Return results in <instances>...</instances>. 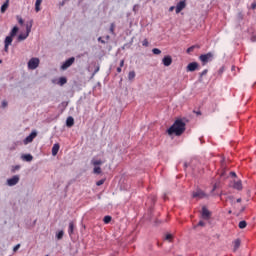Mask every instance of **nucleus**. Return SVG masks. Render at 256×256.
Returning <instances> with one entry per match:
<instances>
[{"label":"nucleus","mask_w":256,"mask_h":256,"mask_svg":"<svg viewBox=\"0 0 256 256\" xmlns=\"http://www.w3.org/2000/svg\"><path fill=\"white\" fill-rule=\"evenodd\" d=\"M168 135H183L185 133V122L182 119H177L173 125L167 130Z\"/></svg>","instance_id":"f257e3e1"},{"label":"nucleus","mask_w":256,"mask_h":256,"mask_svg":"<svg viewBox=\"0 0 256 256\" xmlns=\"http://www.w3.org/2000/svg\"><path fill=\"white\" fill-rule=\"evenodd\" d=\"M199 59L202 62V65H207V63H210V61H213V53L208 52L207 54H202L199 56Z\"/></svg>","instance_id":"f03ea898"},{"label":"nucleus","mask_w":256,"mask_h":256,"mask_svg":"<svg viewBox=\"0 0 256 256\" xmlns=\"http://www.w3.org/2000/svg\"><path fill=\"white\" fill-rule=\"evenodd\" d=\"M40 60L39 58H31L28 61V69H31L32 71L37 69L39 67Z\"/></svg>","instance_id":"7ed1b4c3"},{"label":"nucleus","mask_w":256,"mask_h":256,"mask_svg":"<svg viewBox=\"0 0 256 256\" xmlns=\"http://www.w3.org/2000/svg\"><path fill=\"white\" fill-rule=\"evenodd\" d=\"M73 63H75V57H70L69 59H67V60L61 65L62 71H65V70L69 69V67H71V65H73Z\"/></svg>","instance_id":"20e7f679"},{"label":"nucleus","mask_w":256,"mask_h":256,"mask_svg":"<svg viewBox=\"0 0 256 256\" xmlns=\"http://www.w3.org/2000/svg\"><path fill=\"white\" fill-rule=\"evenodd\" d=\"M192 197L193 199H205V197H207V194H205L203 190L198 189L192 193Z\"/></svg>","instance_id":"39448f33"},{"label":"nucleus","mask_w":256,"mask_h":256,"mask_svg":"<svg viewBox=\"0 0 256 256\" xmlns=\"http://www.w3.org/2000/svg\"><path fill=\"white\" fill-rule=\"evenodd\" d=\"M19 175H14L12 178L7 180V185L9 187H14V185H17V183H19Z\"/></svg>","instance_id":"423d86ee"},{"label":"nucleus","mask_w":256,"mask_h":256,"mask_svg":"<svg viewBox=\"0 0 256 256\" xmlns=\"http://www.w3.org/2000/svg\"><path fill=\"white\" fill-rule=\"evenodd\" d=\"M201 215H202V219H205L206 221H209V219H211V212L205 206L202 207Z\"/></svg>","instance_id":"0eeeda50"},{"label":"nucleus","mask_w":256,"mask_h":256,"mask_svg":"<svg viewBox=\"0 0 256 256\" xmlns=\"http://www.w3.org/2000/svg\"><path fill=\"white\" fill-rule=\"evenodd\" d=\"M35 137H37V132H31L30 135L24 139V145H28V143H33V139H35Z\"/></svg>","instance_id":"6e6552de"},{"label":"nucleus","mask_w":256,"mask_h":256,"mask_svg":"<svg viewBox=\"0 0 256 256\" xmlns=\"http://www.w3.org/2000/svg\"><path fill=\"white\" fill-rule=\"evenodd\" d=\"M185 7H187V3L185 2V0L180 1L176 5V13H181L183 9H185Z\"/></svg>","instance_id":"1a4fd4ad"},{"label":"nucleus","mask_w":256,"mask_h":256,"mask_svg":"<svg viewBox=\"0 0 256 256\" xmlns=\"http://www.w3.org/2000/svg\"><path fill=\"white\" fill-rule=\"evenodd\" d=\"M187 71L193 72V71H197V69H199V63L197 62H191L187 65Z\"/></svg>","instance_id":"9d476101"},{"label":"nucleus","mask_w":256,"mask_h":256,"mask_svg":"<svg viewBox=\"0 0 256 256\" xmlns=\"http://www.w3.org/2000/svg\"><path fill=\"white\" fill-rule=\"evenodd\" d=\"M162 63L165 67H169L171 66V63H173V58H171V56H165L163 59H162Z\"/></svg>","instance_id":"9b49d317"},{"label":"nucleus","mask_w":256,"mask_h":256,"mask_svg":"<svg viewBox=\"0 0 256 256\" xmlns=\"http://www.w3.org/2000/svg\"><path fill=\"white\" fill-rule=\"evenodd\" d=\"M241 247V239H236L233 241V251L234 253Z\"/></svg>","instance_id":"f8f14e48"},{"label":"nucleus","mask_w":256,"mask_h":256,"mask_svg":"<svg viewBox=\"0 0 256 256\" xmlns=\"http://www.w3.org/2000/svg\"><path fill=\"white\" fill-rule=\"evenodd\" d=\"M66 125L68 127H73V125H75V119H73V117L69 116L66 120Z\"/></svg>","instance_id":"ddd939ff"},{"label":"nucleus","mask_w":256,"mask_h":256,"mask_svg":"<svg viewBox=\"0 0 256 256\" xmlns=\"http://www.w3.org/2000/svg\"><path fill=\"white\" fill-rule=\"evenodd\" d=\"M41 3H43V0H36V2H35L36 13H39V11H41Z\"/></svg>","instance_id":"4468645a"},{"label":"nucleus","mask_w":256,"mask_h":256,"mask_svg":"<svg viewBox=\"0 0 256 256\" xmlns=\"http://www.w3.org/2000/svg\"><path fill=\"white\" fill-rule=\"evenodd\" d=\"M17 33H19V27L14 26V27L12 28V30L10 31L9 36H10V37H15V36L17 35Z\"/></svg>","instance_id":"2eb2a0df"},{"label":"nucleus","mask_w":256,"mask_h":256,"mask_svg":"<svg viewBox=\"0 0 256 256\" xmlns=\"http://www.w3.org/2000/svg\"><path fill=\"white\" fill-rule=\"evenodd\" d=\"M22 159H23V161H27L29 163V162L33 161V155L24 154V155H22Z\"/></svg>","instance_id":"dca6fc26"},{"label":"nucleus","mask_w":256,"mask_h":256,"mask_svg":"<svg viewBox=\"0 0 256 256\" xmlns=\"http://www.w3.org/2000/svg\"><path fill=\"white\" fill-rule=\"evenodd\" d=\"M33 28V20H30L27 24H26V33L29 35V33H31V29Z\"/></svg>","instance_id":"f3484780"},{"label":"nucleus","mask_w":256,"mask_h":256,"mask_svg":"<svg viewBox=\"0 0 256 256\" xmlns=\"http://www.w3.org/2000/svg\"><path fill=\"white\" fill-rule=\"evenodd\" d=\"M59 149H60V146L59 144H54L53 147H52V155L55 157V155H57V153H59Z\"/></svg>","instance_id":"a211bd4d"},{"label":"nucleus","mask_w":256,"mask_h":256,"mask_svg":"<svg viewBox=\"0 0 256 256\" xmlns=\"http://www.w3.org/2000/svg\"><path fill=\"white\" fill-rule=\"evenodd\" d=\"M233 187H234V189L241 191V189H243V184L241 183V181H236V182H234Z\"/></svg>","instance_id":"6ab92c4d"},{"label":"nucleus","mask_w":256,"mask_h":256,"mask_svg":"<svg viewBox=\"0 0 256 256\" xmlns=\"http://www.w3.org/2000/svg\"><path fill=\"white\" fill-rule=\"evenodd\" d=\"M7 9H9V0H6L4 2V5L1 6V13H5V11H7Z\"/></svg>","instance_id":"aec40b11"},{"label":"nucleus","mask_w":256,"mask_h":256,"mask_svg":"<svg viewBox=\"0 0 256 256\" xmlns=\"http://www.w3.org/2000/svg\"><path fill=\"white\" fill-rule=\"evenodd\" d=\"M248 33H251V34H252V36H251V41H252V43H255V41H256V31L253 30L252 28H250V29L248 30Z\"/></svg>","instance_id":"412c9836"},{"label":"nucleus","mask_w":256,"mask_h":256,"mask_svg":"<svg viewBox=\"0 0 256 256\" xmlns=\"http://www.w3.org/2000/svg\"><path fill=\"white\" fill-rule=\"evenodd\" d=\"M27 37H29V34H28V33L20 34V35L17 37V41H18V42L25 41V39H27Z\"/></svg>","instance_id":"4be33fe9"},{"label":"nucleus","mask_w":256,"mask_h":256,"mask_svg":"<svg viewBox=\"0 0 256 256\" xmlns=\"http://www.w3.org/2000/svg\"><path fill=\"white\" fill-rule=\"evenodd\" d=\"M74 229H75V224H74L73 222H70V223H69V228H68V234H69L70 236L73 235Z\"/></svg>","instance_id":"5701e85b"},{"label":"nucleus","mask_w":256,"mask_h":256,"mask_svg":"<svg viewBox=\"0 0 256 256\" xmlns=\"http://www.w3.org/2000/svg\"><path fill=\"white\" fill-rule=\"evenodd\" d=\"M13 43V36H7L4 40V45H11Z\"/></svg>","instance_id":"b1692460"},{"label":"nucleus","mask_w":256,"mask_h":256,"mask_svg":"<svg viewBox=\"0 0 256 256\" xmlns=\"http://www.w3.org/2000/svg\"><path fill=\"white\" fill-rule=\"evenodd\" d=\"M238 227L239 229H245V227H247V221L245 220L240 221L238 224Z\"/></svg>","instance_id":"393cba45"},{"label":"nucleus","mask_w":256,"mask_h":256,"mask_svg":"<svg viewBox=\"0 0 256 256\" xmlns=\"http://www.w3.org/2000/svg\"><path fill=\"white\" fill-rule=\"evenodd\" d=\"M91 163L94 165V167H97V165H103V161L101 160H95L93 159Z\"/></svg>","instance_id":"a878e982"},{"label":"nucleus","mask_w":256,"mask_h":256,"mask_svg":"<svg viewBox=\"0 0 256 256\" xmlns=\"http://www.w3.org/2000/svg\"><path fill=\"white\" fill-rule=\"evenodd\" d=\"M135 75V71H130L128 74L129 81H133V79H135Z\"/></svg>","instance_id":"bb28decb"},{"label":"nucleus","mask_w":256,"mask_h":256,"mask_svg":"<svg viewBox=\"0 0 256 256\" xmlns=\"http://www.w3.org/2000/svg\"><path fill=\"white\" fill-rule=\"evenodd\" d=\"M93 173H95L96 175H101V167L95 166L93 169Z\"/></svg>","instance_id":"cd10ccee"},{"label":"nucleus","mask_w":256,"mask_h":256,"mask_svg":"<svg viewBox=\"0 0 256 256\" xmlns=\"http://www.w3.org/2000/svg\"><path fill=\"white\" fill-rule=\"evenodd\" d=\"M111 216H105L103 218V222L106 224V225H109V223H111Z\"/></svg>","instance_id":"c85d7f7f"},{"label":"nucleus","mask_w":256,"mask_h":256,"mask_svg":"<svg viewBox=\"0 0 256 256\" xmlns=\"http://www.w3.org/2000/svg\"><path fill=\"white\" fill-rule=\"evenodd\" d=\"M63 235H65V232H63V230H61L56 234V237L58 240H61V239H63Z\"/></svg>","instance_id":"c756f323"},{"label":"nucleus","mask_w":256,"mask_h":256,"mask_svg":"<svg viewBox=\"0 0 256 256\" xmlns=\"http://www.w3.org/2000/svg\"><path fill=\"white\" fill-rule=\"evenodd\" d=\"M110 33L112 35H115V23H111L110 24V29H109Z\"/></svg>","instance_id":"7c9ffc66"},{"label":"nucleus","mask_w":256,"mask_h":256,"mask_svg":"<svg viewBox=\"0 0 256 256\" xmlns=\"http://www.w3.org/2000/svg\"><path fill=\"white\" fill-rule=\"evenodd\" d=\"M65 83H67V78L61 77V78L59 79V85L63 86V85H65Z\"/></svg>","instance_id":"2f4dec72"},{"label":"nucleus","mask_w":256,"mask_h":256,"mask_svg":"<svg viewBox=\"0 0 256 256\" xmlns=\"http://www.w3.org/2000/svg\"><path fill=\"white\" fill-rule=\"evenodd\" d=\"M16 19H17L19 25H23L25 23V21L23 20V18L21 16H16Z\"/></svg>","instance_id":"473e14b6"},{"label":"nucleus","mask_w":256,"mask_h":256,"mask_svg":"<svg viewBox=\"0 0 256 256\" xmlns=\"http://www.w3.org/2000/svg\"><path fill=\"white\" fill-rule=\"evenodd\" d=\"M152 53H153L154 55H161V51H160L158 48L152 49Z\"/></svg>","instance_id":"72a5a7b5"},{"label":"nucleus","mask_w":256,"mask_h":256,"mask_svg":"<svg viewBox=\"0 0 256 256\" xmlns=\"http://www.w3.org/2000/svg\"><path fill=\"white\" fill-rule=\"evenodd\" d=\"M104 183H105V179H101L96 182V185H97V187H101V185H103Z\"/></svg>","instance_id":"f704fd0d"},{"label":"nucleus","mask_w":256,"mask_h":256,"mask_svg":"<svg viewBox=\"0 0 256 256\" xmlns=\"http://www.w3.org/2000/svg\"><path fill=\"white\" fill-rule=\"evenodd\" d=\"M142 45H143V47H149V40L144 39V40L142 41Z\"/></svg>","instance_id":"c9c22d12"},{"label":"nucleus","mask_w":256,"mask_h":256,"mask_svg":"<svg viewBox=\"0 0 256 256\" xmlns=\"http://www.w3.org/2000/svg\"><path fill=\"white\" fill-rule=\"evenodd\" d=\"M165 239H166V241H172V239H173V235H171V234H167L166 235V237H165Z\"/></svg>","instance_id":"e433bc0d"},{"label":"nucleus","mask_w":256,"mask_h":256,"mask_svg":"<svg viewBox=\"0 0 256 256\" xmlns=\"http://www.w3.org/2000/svg\"><path fill=\"white\" fill-rule=\"evenodd\" d=\"M193 51H195V46H191L187 49V53H193Z\"/></svg>","instance_id":"4c0bfd02"},{"label":"nucleus","mask_w":256,"mask_h":256,"mask_svg":"<svg viewBox=\"0 0 256 256\" xmlns=\"http://www.w3.org/2000/svg\"><path fill=\"white\" fill-rule=\"evenodd\" d=\"M20 248H21V244H17V245L13 248L14 253H16V251H19Z\"/></svg>","instance_id":"58836bf2"},{"label":"nucleus","mask_w":256,"mask_h":256,"mask_svg":"<svg viewBox=\"0 0 256 256\" xmlns=\"http://www.w3.org/2000/svg\"><path fill=\"white\" fill-rule=\"evenodd\" d=\"M237 19L239 20V21H243V13H238V15H237Z\"/></svg>","instance_id":"ea45409f"},{"label":"nucleus","mask_w":256,"mask_h":256,"mask_svg":"<svg viewBox=\"0 0 256 256\" xmlns=\"http://www.w3.org/2000/svg\"><path fill=\"white\" fill-rule=\"evenodd\" d=\"M209 70L205 69L200 73V77H204L208 73Z\"/></svg>","instance_id":"a19ab883"},{"label":"nucleus","mask_w":256,"mask_h":256,"mask_svg":"<svg viewBox=\"0 0 256 256\" xmlns=\"http://www.w3.org/2000/svg\"><path fill=\"white\" fill-rule=\"evenodd\" d=\"M198 227H205V222L200 220L199 223H198Z\"/></svg>","instance_id":"79ce46f5"},{"label":"nucleus","mask_w":256,"mask_h":256,"mask_svg":"<svg viewBox=\"0 0 256 256\" xmlns=\"http://www.w3.org/2000/svg\"><path fill=\"white\" fill-rule=\"evenodd\" d=\"M99 69H100V67L96 66V69L94 70L93 75H97V73H99Z\"/></svg>","instance_id":"37998d69"},{"label":"nucleus","mask_w":256,"mask_h":256,"mask_svg":"<svg viewBox=\"0 0 256 256\" xmlns=\"http://www.w3.org/2000/svg\"><path fill=\"white\" fill-rule=\"evenodd\" d=\"M98 41H99L100 43H102L103 45H105V40H103L102 37H99V38H98Z\"/></svg>","instance_id":"c03bdc74"},{"label":"nucleus","mask_w":256,"mask_h":256,"mask_svg":"<svg viewBox=\"0 0 256 256\" xmlns=\"http://www.w3.org/2000/svg\"><path fill=\"white\" fill-rule=\"evenodd\" d=\"M4 51H6V53H7V51H9V45L4 44Z\"/></svg>","instance_id":"a18cd8bd"},{"label":"nucleus","mask_w":256,"mask_h":256,"mask_svg":"<svg viewBox=\"0 0 256 256\" xmlns=\"http://www.w3.org/2000/svg\"><path fill=\"white\" fill-rule=\"evenodd\" d=\"M124 65H125V60H121V61H120V68H121V67H124Z\"/></svg>","instance_id":"49530a36"},{"label":"nucleus","mask_w":256,"mask_h":256,"mask_svg":"<svg viewBox=\"0 0 256 256\" xmlns=\"http://www.w3.org/2000/svg\"><path fill=\"white\" fill-rule=\"evenodd\" d=\"M251 9H256V2H253V3L251 4Z\"/></svg>","instance_id":"de8ad7c7"},{"label":"nucleus","mask_w":256,"mask_h":256,"mask_svg":"<svg viewBox=\"0 0 256 256\" xmlns=\"http://www.w3.org/2000/svg\"><path fill=\"white\" fill-rule=\"evenodd\" d=\"M7 105H8L7 101L4 100V101L2 102V107H7Z\"/></svg>","instance_id":"09e8293b"},{"label":"nucleus","mask_w":256,"mask_h":256,"mask_svg":"<svg viewBox=\"0 0 256 256\" xmlns=\"http://www.w3.org/2000/svg\"><path fill=\"white\" fill-rule=\"evenodd\" d=\"M174 10H175V6H172V7L169 8V11H170V12H172V11H174Z\"/></svg>","instance_id":"8fccbe9b"},{"label":"nucleus","mask_w":256,"mask_h":256,"mask_svg":"<svg viewBox=\"0 0 256 256\" xmlns=\"http://www.w3.org/2000/svg\"><path fill=\"white\" fill-rule=\"evenodd\" d=\"M230 174L232 175V177H237V174L235 172H231Z\"/></svg>","instance_id":"3c124183"},{"label":"nucleus","mask_w":256,"mask_h":256,"mask_svg":"<svg viewBox=\"0 0 256 256\" xmlns=\"http://www.w3.org/2000/svg\"><path fill=\"white\" fill-rule=\"evenodd\" d=\"M117 73H121V67L117 68Z\"/></svg>","instance_id":"603ef678"},{"label":"nucleus","mask_w":256,"mask_h":256,"mask_svg":"<svg viewBox=\"0 0 256 256\" xmlns=\"http://www.w3.org/2000/svg\"><path fill=\"white\" fill-rule=\"evenodd\" d=\"M109 39H111V37L109 35H107L106 40L109 41Z\"/></svg>","instance_id":"864d4df0"},{"label":"nucleus","mask_w":256,"mask_h":256,"mask_svg":"<svg viewBox=\"0 0 256 256\" xmlns=\"http://www.w3.org/2000/svg\"><path fill=\"white\" fill-rule=\"evenodd\" d=\"M236 202L241 203V198H238Z\"/></svg>","instance_id":"5fc2aeb1"},{"label":"nucleus","mask_w":256,"mask_h":256,"mask_svg":"<svg viewBox=\"0 0 256 256\" xmlns=\"http://www.w3.org/2000/svg\"><path fill=\"white\" fill-rule=\"evenodd\" d=\"M197 115H201V112H197Z\"/></svg>","instance_id":"6e6d98bb"},{"label":"nucleus","mask_w":256,"mask_h":256,"mask_svg":"<svg viewBox=\"0 0 256 256\" xmlns=\"http://www.w3.org/2000/svg\"><path fill=\"white\" fill-rule=\"evenodd\" d=\"M1 63H3V60H0V65H1Z\"/></svg>","instance_id":"4d7b16f0"},{"label":"nucleus","mask_w":256,"mask_h":256,"mask_svg":"<svg viewBox=\"0 0 256 256\" xmlns=\"http://www.w3.org/2000/svg\"><path fill=\"white\" fill-rule=\"evenodd\" d=\"M16 169H19V166H16Z\"/></svg>","instance_id":"13d9d810"}]
</instances>
